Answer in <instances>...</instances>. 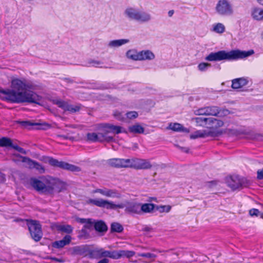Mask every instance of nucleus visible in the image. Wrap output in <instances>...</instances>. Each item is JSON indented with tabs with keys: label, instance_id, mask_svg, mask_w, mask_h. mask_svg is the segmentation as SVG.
Returning <instances> with one entry per match:
<instances>
[{
	"label": "nucleus",
	"instance_id": "f257e3e1",
	"mask_svg": "<svg viewBox=\"0 0 263 263\" xmlns=\"http://www.w3.org/2000/svg\"><path fill=\"white\" fill-rule=\"evenodd\" d=\"M12 89H0V92L4 95L3 99L13 103H34L40 104L41 97L36 93L28 90L30 84L25 79H13L11 82Z\"/></svg>",
	"mask_w": 263,
	"mask_h": 263
},
{
	"label": "nucleus",
	"instance_id": "f03ea898",
	"mask_svg": "<svg viewBox=\"0 0 263 263\" xmlns=\"http://www.w3.org/2000/svg\"><path fill=\"white\" fill-rule=\"evenodd\" d=\"M86 203L95 205L107 210H116L125 208V212L130 214L140 215V203L135 201H126L125 203L116 204L114 201L102 198H88L85 201Z\"/></svg>",
	"mask_w": 263,
	"mask_h": 263
},
{
	"label": "nucleus",
	"instance_id": "7ed1b4c3",
	"mask_svg": "<svg viewBox=\"0 0 263 263\" xmlns=\"http://www.w3.org/2000/svg\"><path fill=\"white\" fill-rule=\"evenodd\" d=\"M254 53L253 50L241 51L239 50L226 51L221 50L216 52H211L205 58L208 61H220L222 60L233 61L248 57Z\"/></svg>",
	"mask_w": 263,
	"mask_h": 263
},
{
	"label": "nucleus",
	"instance_id": "20e7f679",
	"mask_svg": "<svg viewBox=\"0 0 263 263\" xmlns=\"http://www.w3.org/2000/svg\"><path fill=\"white\" fill-rule=\"evenodd\" d=\"M121 133H127L121 126L109 124L101 125L99 129L100 142L114 141V138L111 134H118Z\"/></svg>",
	"mask_w": 263,
	"mask_h": 263
},
{
	"label": "nucleus",
	"instance_id": "39448f33",
	"mask_svg": "<svg viewBox=\"0 0 263 263\" xmlns=\"http://www.w3.org/2000/svg\"><path fill=\"white\" fill-rule=\"evenodd\" d=\"M124 15L129 20L135 21L140 23H147L152 19V16L149 12L140 11L133 7L126 8L124 11Z\"/></svg>",
	"mask_w": 263,
	"mask_h": 263
},
{
	"label": "nucleus",
	"instance_id": "423d86ee",
	"mask_svg": "<svg viewBox=\"0 0 263 263\" xmlns=\"http://www.w3.org/2000/svg\"><path fill=\"white\" fill-rule=\"evenodd\" d=\"M30 183L35 190L46 194H52L56 188V183L54 182H50L46 179L40 180L32 178Z\"/></svg>",
	"mask_w": 263,
	"mask_h": 263
},
{
	"label": "nucleus",
	"instance_id": "0eeeda50",
	"mask_svg": "<svg viewBox=\"0 0 263 263\" xmlns=\"http://www.w3.org/2000/svg\"><path fill=\"white\" fill-rule=\"evenodd\" d=\"M215 13L220 16H230L234 14V9L229 0H219L215 7Z\"/></svg>",
	"mask_w": 263,
	"mask_h": 263
},
{
	"label": "nucleus",
	"instance_id": "6e6552de",
	"mask_svg": "<svg viewBox=\"0 0 263 263\" xmlns=\"http://www.w3.org/2000/svg\"><path fill=\"white\" fill-rule=\"evenodd\" d=\"M46 162H48L50 165L54 167H58L61 168L71 171L72 172H78L80 171L79 167L69 164L63 161H59L50 157L46 158Z\"/></svg>",
	"mask_w": 263,
	"mask_h": 263
},
{
	"label": "nucleus",
	"instance_id": "1a4fd4ad",
	"mask_svg": "<svg viewBox=\"0 0 263 263\" xmlns=\"http://www.w3.org/2000/svg\"><path fill=\"white\" fill-rule=\"evenodd\" d=\"M28 227L32 238L36 241H39L42 236L41 226L35 220H30L28 222Z\"/></svg>",
	"mask_w": 263,
	"mask_h": 263
},
{
	"label": "nucleus",
	"instance_id": "9d476101",
	"mask_svg": "<svg viewBox=\"0 0 263 263\" xmlns=\"http://www.w3.org/2000/svg\"><path fill=\"white\" fill-rule=\"evenodd\" d=\"M130 162L128 167L134 168L137 170L149 169L152 167L150 161L147 159H142L136 158L129 159Z\"/></svg>",
	"mask_w": 263,
	"mask_h": 263
},
{
	"label": "nucleus",
	"instance_id": "9b49d317",
	"mask_svg": "<svg viewBox=\"0 0 263 263\" xmlns=\"http://www.w3.org/2000/svg\"><path fill=\"white\" fill-rule=\"evenodd\" d=\"M91 255L102 257H109L112 259H118V251L106 250L103 248H96L92 251Z\"/></svg>",
	"mask_w": 263,
	"mask_h": 263
},
{
	"label": "nucleus",
	"instance_id": "f8f14e48",
	"mask_svg": "<svg viewBox=\"0 0 263 263\" xmlns=\"http://www.w3.org/2000/svg\"><path fill=\"white\" fill-rule=\"evenodd\" d=\"M53 102L65 111H69L70 113L78 112L82 107L80 104L72 105L60 99L54 100Z\"/></svg>",
	"mask_w": 263,
	"mask_h": 263
},
{
	"label": "nucleus",
	"instance_id": "ddd939ff",
	"mask_svg": "<svg viewBox=\"0 0 263 263\" xmlns=\"http://www.w3.org/2000/svg\"><path fill=\"white\" fill-rule=\"evenodd\" d=\"M92 193H99L101 195L108 198H118L121 197V195L118 191L114 189H109L106 187L96 189L92 191Z\"/></svg>",
	"mask_w": 263,
	"mask_h": 263
},
{
	"label": "nucleus",
	"instance_id": "4468645a",
	"mask_svg": "<svg viewBox=\"0 0 263 263\" xmlns=\"http://www.w3.org/2000/svg\"><path fill=\"white\" fill-rule=\"evenodd\" d=\"M129 159L112 158L107 160L106 163L111 167L116 168H128Z\"/></svg>",
	"mask_w": 263,
	"mask_h": 263
},
{
	"label": "nucleus",
	"instance_id": "2eb2a0df",
	"mask_svg": "<svg viewBox=\"0 0 263 263\" xmlns=\"http://www.w3.org/2000/svg\"><path fill=\"white\" fill-rule=\"evenodd\" d=\"M219 109L216 106H206L194 110V114L197 116H214L219 114Z\"/></svg>",
	"mask_w": 263,
	"mask_h": 263
},
{
	"label": "nucleus",
	"instance_id": "dca6fc26",
	"mask_svg": "<svg viewBox=\"0 0 263 263\" xmlns=\"http://www.w3.org/2000/svg\"><path fill=\"white\" fill-rule=\"evenodd\" d=\"M215 136L214 132L211 130L202 129L198 130L190 135V138L195 139L199 138L213 137Z\"/></svg>",
	"mask_w": 263,
	"mask_h": 263
},
{
	"label": "nucleus",
	"instance_id": "f3484780",
	"mask_svg": "<svg viewBox=\"0 0 263 263\" xmlns=\"http://www.w3.org/2000/svg\"><path fill=\"white\" fill-rule=\"evenodd\" d=\"M23 161L27 162L31 168H35L41 174L45 172V169L42 165L27 157H23Z\"/></svg>",
	"mask_w": 263,
	"mask_h": 263
},
{
	"label": "nucleus",
	"instance_id": "a211bd4d",
	"mask_svg": "<svg viewBox=\"0 0 263 263\" xmlns=\"http://www.w3.org/2000/svg\"><path fill=\"white\" fill-rule=\"evenodd\" d=\"M155 59L153 52L148 49L140 51L139 61H152Z\"/></svg>",
	"mask_w": 263,
	"mask_h": 263
},
{
	"label": "nucleus",
	"instance_id": "6ab92c4d",
	"mask_svg": "<svg viewBox=\"0 0 263 263\" xmlns=\"http://www.w3.org/2000/svg\"><path fill=\"white\" fill-rule=\"evenodd\" d=\"M130 42L129 39H122L110 41L107 44V47L109 48H116L126 44Z\"/></svg>",
	"mask_w": 263,
	"mask_h": 263
},
{
	"label": "nucleus",
	"instance_id": "aec40b11",
	"mask_svg": "<svg viewBox=\"0 0 263 263\" xmlns=\"http://www.w3.org/2000/svg\"><path fill=\"white\" fill-rule=\"evenodd\" d=\"M71 240V237L69 235H66L63 239L56 241L52 243V247L57 249H61L64 246L69 244Z\"/></svg>",
	"mask_w": 263,
	"mask_h": 263
},
{
	"label": "nucleus",
	"instance_id": "412c9836",
	"mask_svg": "<svg viewBox=\"0 0 263 263\" xmlns=\"http://www.w3.org/2000/svg\"><path fill=\"white\" fill-rule=\"evenodd\" d=\"M155 204L150 203H140V215L143 214L151 213L153 212Z\"/></svg>",
	"mask_w": 263,
	"mask_h": 263
},
{
	"label": "nucleus",
	"instance_id": "4be33fe9",
	"mask_svg": "<svg viewBox=\"0 0 263 263\" xmlns=\"http://www.w3.org/2000/svg\"><path fill=\"white\" fill-rule=\"evenodd\" d=\"M208 128H217L221 127L223 124L221 120L212 117L208 118Z\"/></svg>",
	"mask_w": 263,
	"mask_h": 263
},
{
	"label": "nucleus",
	"instance_id": "5701e85b",
	"mask_svg": "<svg viewBox=\"0 0 263 263\" xmlns=\"http://www.w3.org/2000/svg\"><path fill=\"white\" fill-rule=\"evenodd\" d=\"M248 80L243 78L235 79L232 81V87L233 89H239L247 85Z\"/></svg>",
	"mask_w": 263,
	"mask_h": 263
},
{
	"label": "nucleus",
	"instance_id": "b1692460",
	"mask_svg": "<svg viewBox=\"0 0 263 263\" xmlns=\"http://www.w3.org/2000/svg\"><path fill=\"white\" fill-rule=\"evenodd\" d=\"M125 55L128 59L135 61H139L140 51L136 49L133 48L128 50Z\"/></svg>",
	"mask_w": 263,
	"mask_h": 263
},
{
	"label": "nucleus",
	"instance_id": "393cba45",
	"mask_svg": "<svg viewBox=\"0 0 263 263\" xmlns=\"http://www.w3.org/2000/svg\"><path fill=\"white\" fill-rule=\"evenodd\" d=\"M192 122L195 123L196 126L208 127V118L195 117L192 118Z\"/></svg>",
	"mask_w": 263,
	"mask_h": 263
},
{
	"label": "nucleus",
	"instance_id": "a878e982",
	"mask_svg": "<svg viewBox=\"0 0 263 263\" xmlns=\"http://www.w3.org/2000/svg\"><path fill=\"white\" fill-rule=\"evenodd\" d=\"M167 128L175 132H189V130L186 128H184L181 124L178 123H170Z\"/></svg>",
	"mask_w": 263,
	"mask_h": 263
},
{
	"label": "nucleus",
	"instance_id": "bb28decb",
	"mask_svg": "<svg viewBox=\"0 0 263 263\" xmlns=\"http://www.w3.org/2000/svg\"><path fill=\"white\" fill-rule=\"evenodd\" d=\"M252 16L253 18L257 21L263 20V9L259 8H255L252 10Z\"/></svg>",
	"mask_w": 263,
	"mask_h": 263
},
{
	"label": "nucleus",
	"instance_id": "cd10ccee",
	"mask_svg": "<svg viewBox=\"0 0 263 263\" xmlns=\"http://www.w3.org/2000/svg\"><path fill=\"white\" fill-rule=\"evenodd\" d=\"M212 31L218 34H222L226 31L224 25L221 23H217L212 25Z\"/></svg>",
	"mask_w": 263,
	"mask_h": 263
},
{
	"label": "nucleus",
	"instance_id": "c85d7f7f",
	"mask_svg": "<svg viewBox=\"0 0 263 263\" xmlns=\"http://www.w3.org/2000/svg\"><path fill=\"white\" fill-rule=\"evenodd\" d=\"M94 228L97 231L100 232H105L107 230V227L105 223L101 220L95 222Z\"/></svg>",
	"mask_w": 263,
	"mask_h": 263
},
{
	"label": "nucleus",
	"instance_id": "c756f323",
	"mask_svg": "<svg viewBox=\"0 0 263 263\" xmlns=\"http://www.w3.org/2000/svg\"><path fill=\"white\" fill-rule=\"evenodd\" d=\"M129 131L134 134H142L144 128L139 124H136L129 127Z\"/></svg>",
	"mask_w": 263,
	"mask_h": 263
},
{
	"label": "nucleus",
	"instance_id": "7c9ffc66",
	"mask_svg": "<svg viewBox=\"0 0 263 263\" xmlns=\"http://www.w3.org/2000/svg\"><path fill=\"white\" fill-rule=\"evenodd\" d=\"M99 132L98 133H88L86 135V140L92 142H100Z\"/></svg>",
	"mask_w": 263,
	"mask_h": 263
},
{
	"label": "nucleus",
	"instance_id": "2f4dec72",
	"mask_svg": "<svg viewBox=\"0 0 263 263\" xmlns=\"http://www.w3.org/2000/svg\"><path fill=\"white\" fill-rule=\"evenodd\" d=\"M55 228L57 230L67 233L72 231V228L70 225L55 224Z\"/></svg>",
	"mask_w": 263,
	"mask_h": 263
},
{
	"label": "nucleus",
	"instance_id": "473e14b6",
	"mask_svg": "<svg viewBox=\"0 0 263 263\" xmlns=\"http://www.w3.org/2000/svg\"><path fill=\"white\" fill-rule=\"evenodd\" d=\"M135 254V252L133 251H128V250H118V256L119 259L123 257H126L127 258H130Z\"/></svg>",
	"mask_w": 263,
	"mask_h": 263
},
{
	"label": "nucleus",
	"instance_id": "72a5a7b5",
	"mask_svg": "<svg viewBox=\"0 0 263 263\" xmlns=\"http://www.w3.org/2000/svg\"><path fill=\"white\" fill-rule=\"evenodd\" d=\"M229 185L232 190H234L241 187L242 184L238 179L233 178L229 182Z\"/></svg>",
	"mask_w": 263,
	"mask_h": 263
},
{
	"label": "nucleus",
	"instance_id": "f704fd0d",
	"mask_svg": "<svg viewBox=\"0 0 263 263\" xmlns=\"http://www.w3.org/2000/svg\"><path fill=\"white\" fill-rule=\"evenodd\" d=\"M11 140L7 137H3L0 139L1 147H9L11 144Z\"/></svg>",
	"mask_w": 263,
	"mask_h": 263
},
{
	"label": "nucleus",
	"instance_id": "c9c22d12",
	"mask_svg": "<svg viewBox=\"0 0 263 263\" xmlns=\"http://www.w3.org/2000/svg\"><path fill=\"white\" fill-rule=\"evenodd\" d=\"M111 230L113 232L120 233L123 231V228L120 223L118 222H114L111 225Z\"/></svg>",
	"mask_w": 263,
	"mask_h": 263
},
{
	"label": "nucleus",
	"instance_id": "e433bc0d",
	"mask_svg": "<svg viewBox=\"0 0 263 263\" xmlns=\"http://www.w3.org/2000/svg\"><path fill=\"white\" fill-rule=\"evenodd\" d=\"M211 66V64L208 63H201L198 64L197 67L199 71L204 72L206 71Z\"/></svg>",
	"mask_w": 263,
	"mask_h": 263
},
{
	"label": "nucleus",
	"instance_id": "4c0bfd02",
	"mask_svg": "<svg viewBox=\"0 0 263 263\" xmlns=\"http://www.w3.org/2000/svg\"><path fill=\"white\" fill-rule=\"evenodd\" d=\"M73 250L77 254L82 255L87 251V247L84 246H77L74 247Z\"/></svg>",
	"mask_w": 263,
	"mask_h": 263
},
{
	"label": "nucleus",
	"instance_id": "58836bf2",
	"mask_svg": "<svg viewBox=\"0 0 263 263\" xmlns=\"http://www.w3.org/2000/svg\"><path fill=\"white\" fill-rule=\"evenodd\" d=\"M71 134H72V132H68L66 134H58L57 135V138L64 139V140H67L69 139L70 140H72L73 139V138L71 136Z\"/></svg>",
	"mask_w": 263,
	"mask_h": 263
},
{
	"label": "nucleus",
	"instance_id": "ea45409f",
	"mask_svg": "<svg viewBox=\"0 0 263 263\" xmlns=\"http://www.w3.org/2000/svg\"><path fill=\"white\" fill-rule=\"evenodd\" d=\"M126 117L129 119H133L136 118L138 114L137 112L135 111H129L125 114Z\"/></svg>",
	"mask_w": 263,
	"mask_h": 263
},
{
	"label": "nucleus",
	"instance_id": "a19ab883",
	"mask_svg": "<svg viewBox=\"0 0 263 263\" xmlns=\"http://www.w3.org/2000/svg\"><path fill=\"white\" fill-rule=\"evenodd\" d=\"M171 209V206L170 205H161L157 208V210H158L161 212H169Z\"/></svg>",
	"mask_w": 263,
	"mask_h": 263
},
{
	"label": "nucleus",
	"instance_id": "79ce46f5",
	"mask_svg": "<svg viewBox=\"0 0 263 263\" xmlns=\"http://www.w3.org/2000/svg\"><path fill=\"white\" fill-rule=\"evenodd\" d=\"M138 256H140V257L148 258H155L156 256V255H155L154 254L151 253H139L138 254Z\"/></svg>",
	"mask_w": 263,
	"mask_h": 263
},
{
	"label": "nucleus",
	"instance_id": "37998d69",
	"mask_svg": "<svg viewBox=\"0 0 263 263\" xmlns=\"http://www.w3.org/2000/svg\"><path fill=\"white\" fill-rule=\"evenodd\" d=\"M94 221H92L91 219H88V221L85 223L84 228L85 229H90L94 227Z\"/></svg>",
	"mask_w": 263,
	"mask_h": 263
},
{
	"label": "nucleus",
	"instance_id": "c03bdc74",
	"mask_svg": "<svg viewBox=\"0 0 263 263\" xmlns=\"http://www.w3.org/2000/svg\"><path fill=\"white\" fill-rule=\"evenodd\" d=\"M125 115V114L123 115V113L119 111H116L114 112V116L115 118L120 121H124Z\"/></svg>",
	"mask_w": 263,
	"mask_h": 263
},
{
	"label": "nucleus",
	"instance_id": "a18cd8bd",
	"mask_svg": "<svg viewBox=\"0 0 263 263\" xmlns=\"http://www.w3.org/2000/svg\"><path fill=\"white\" fill-rule=\"evenodd\" d=\"M249 214L251 216H257L259 214V211L256 209H252L249 211Z\"/></svg>",
	"mask_w": 263,
	"mask_h": 263
},
{
	"label": "nucleus",
	"instance_id": "49530a36",
	"mask_svg": "<svg viewBox=\"0 0 263 263\" xmlns=\"http://www.w3.org/2000/svg\"><path fill=\"white\" fill-rule=\"evenodd\" d=\"M257 178L259 179H263V168L257 171Z\"/></svg>",
	"mask_w": 263,
	"mask_h": 263
},
{
	"label": "nucleus",
	"instance_id": "de8ad7c7",
	"mask_svg": "<svg viewBox=\"0 0 263 263\" xmlns=\"http://www.w3.org/2000/svg\"><path fill=\"white\" fill-rule=\"evenodd\" d=\"M9 147H11L16 151L18 150L19 148L20 147L17 144H13L12 142H11V144Z\"/></svg>",
	"mask_w": 263,
	"mask_h": 263
},
{
	"label": "nucleus",
	"instance_id": "09e8293b",
	"mask_svg": "<svg viewBox=\"0 0 263 263\" xmlns=\"http://www.w3.org/2000/svg\"><path fill=\"white\" fill-rule=\"evenodd\" d=\"M91 63L93 64V66H97L100 65L101 63L99 61H92Z\"/></svg>",
	"mask_w": 263,
	"mask_h": 263
},
{
	"label": "nucleus",
	"instance_id": "8fccbe9b",
	"mask_svg": "<svg viewBox=\"0 0 263 263\" xmlns=\"http://www.w3.org/2000/svg\"><path fill=\"white\" fill-rule=\"evenodd\" d=\"M88 221V219H85V218H80L78 220V221L80 222L81 223H85L86 222V221Z\"/></svg>",
	"mask_w": 263,
	"mask_h": 263
},
{
	"label": "nucleus",
	"instance_id": "3c124183",
	"mask_svg": "<svg viewBox=\"0 0 263 263\" xmlns=\"http://www.w3.org/2000/svg\"><path fill=\"white\" fill-rule=\"evenodd\" d=\"M17 151H18V152H20L22 154H26V151L24 148H23L21 147L19 148L18 150H17Z\"/></svg>",
	"mask_w": 263,
	"mask_h": 263
},
{
	"label": "nucleus",
	"instance_id": "603ef678",
	"mask_svg": "<svg viewBox=\"0 0 263 263\" xmlns=\"http://www.w3.org/2000/svg\"><path fill=\"white\" fill-rule=\"evenodd\" d=\"M21 123L24 126H27L30 125L29 122L28 121H22Z\"/></svg>",
	"mask_w": 263,
	"mask_h": 263
},
{
	"label": "nucleus",
	"instance_id": "864d4df0",
	"mask_svg": "<svg viewBox=\"0 0 263 263\" xmlns=\"http://www.w3.org/2000/svg\"><path fill=\"white\" fill-rule=\"evenodd\" d=\"M109 262V260L108 259H106V258H104L101 260H100L97 263H108Z\"/></svg>",
	"mask_w": 263,
	"mask_h": 263
},
{
	"label": "nucleus",
	"instance_id": "5fc2aeb1",
	"mask_svg": "<svg viewBox=\"0 0 263 263\" xmlns=\"http://www.w3.org/2000/svg\"><path fill=\"white\" fill-rule=\"evenodd\" d=\"M43 125L44 126L43 128L44 129H46L47 128H49L50 127V125L49 124H46V123L43 124Z\"/></svg>",
	"mask_w": 263,
	"mask_h": 263
},
{
	"label": "nucleus",
	"instance_id": "6e6d98bb",
	"mask_svg": "<svg viewBox=\"0 0 263 263\" xmlns=\"http://www.w3.org/2000/svg\"><path fill=\"white\" fill-rule=\"evenodd\" d=\"M174 13V11L173 10H170L168 12V16L171 17L173 16Z\"/></svg>",
	"mask_w": 263,
	"mask_h": 263
},
{
	"label": "nucleus",
	"instance_id": "4d7b16f0",
	"mask_svg": "<svg viewBox=\"0 0 263 263\" xmlns=\"http://www.w3.org/2000/svg\"><path fill=\"white\" fill-rule=\"evenodd\" d=\"M257 2L259 4L263 6V0H257Z\"/></svg>",
	"mask_w": 263,
	"mask_h": 263
},
{
	"label": "nucleus",
	"instance_id": "13d9d810",
	"mask_svg": "<svg viewBox=\"0 0 263 263\" xmlns=\"http://www.w3.org/2000/svg\"><path fill=\"white\" fill-rule=\"evenodd\" d=\"M138 146L137 144L135 143L134 144V148H133L134 149H136L138 148Z\"/></svg>",
	"mask_w": 263,
	"mask_h": 263
},
{
	"label": "nucleus",
	"instance_id": "bf43d9fd",
	"mask_svg": "<svg viewBox=\"0 0 263 263\" xmlns=\"http://www.w3.org/2000/svg\"><path fill=\"white\" fill-rule=\"evenodd\" d=\"M27 2L29 3H32L34 0H25Z\"/></svg>",
	"mask_w": 263,
	"mask_h": 263
},
{
	"label": "nucleus",
	"instance_id": "052dcab7",
	"mask_svg": "<svg viewBox=\"0 0 263 263\" xmlns=\"http://www.w3.org/2000/svg\"><path fill=\"white\" fill-rule=\"evenodd\" d=\"M152 200H153V201H156V198H155V197L151 198V200H150V201H152Z\"/></svg>",
	"mask_w": 263,
	"mask_h": 263
},
{
	"label": "nucleus",
	"instance_id": "680f3d73",
	"mask_svg": "<svg viewBox=\"0 0 263 263\" xmlns=\"http://www.w3.org/2000/svg\"><path fill=\"white\" fill-rule=\"evenodd\" d=\"M260 217H261V218H263V213H261V214L260 215Z\"/></svg>",
	"mask_w": 263,
	"mask_h": 263
},
{
	"label": "nucleus",
	"instance_id": "e2e57ef3",
	"mask_svg": "<svg viewBox=\"0 0 263 263\" xmlns=\"http://www.w3.org/2000/svg\"><path fill=\"white\" fill-rule=\"evenodd\" d=\"M145 229H146V230L148 231L150 229H149V228H145Z\"/></svg>",
	"mask_w": 263,
	"mask_h": 263
},
{
	"label": "nucleus",
	"instance_id": "0e129e2a",
	"mask_svg": "<svg viewBox=\"0 0 263 263\" xmlns=\"http://www.w3.org/2000/svg\"><path fill=\"white\" fill-rule=\"evenodd\" d=\"M261 37H262V38L263 39V32H262V34H261Z\"/></svg>",
	"mask_w": 263,
	"mask_h": 263
},
{
	"label": "nucleus",
	"instance_id": "69168bd1",
	"mask_svg": "<svg viewBox=\"0 0 263 263\" xmlns=\"http://www.w3.org/2000/svg\"><path fill=\"white\" fill-rule=\"evenodd\" d=\"M185 152H187L188 150H185Z\"/></svg>",
	"mask_w": 263,
	"mask_h": 263
}]
</instances>
